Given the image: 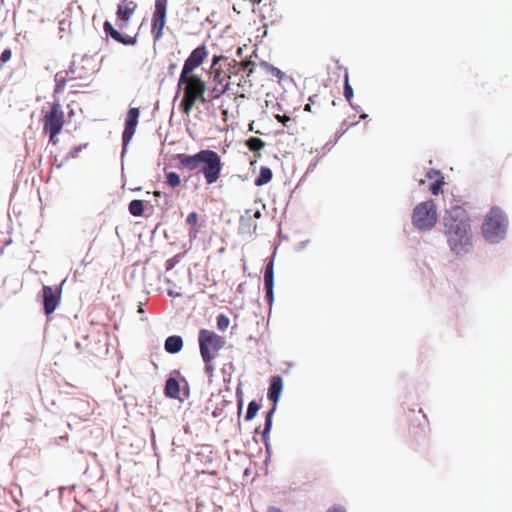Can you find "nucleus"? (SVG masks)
<instances>
[{"instance_id": "f257e3e1", "label": "nucleus", "mask_w": 512, "mask_h": 512, "mask_svg": "<svg viewBox=\"0 0 512 512\" xmlns=\"http://www.w3.org/2000/svg\"><path fill=\"white\" fill-rule=\"evenodd\" d=\"M444 234L449 247L457 255L467 253L472 244L470 218L461 206H453L443 218Z\"/></svg>"}, {"instance_id": "f03ea898", "label": "nucleus", "mask_w": 512, "mask_h": 512, "mask_svg": "<svg viewBox=\"0 0 512 512\" xmlns=\"http://www.w3.org/2000/svg\"><path fill=\"white\" fill-rule=\"evenodd\" d=\"M177 89L178 92L183 90V98L180 102L179 108L186 115L190 114L193 106L198 100H205L204 93L206 85L199 76L186 75L183 79L182 75H180Z\"/></svg>"}, {"instance_id": "7ed1b4c3", "label": "nucleus", "mask_w": 512, "mask_h": 512, "mask_svg": "<svg viewBox=\"0 0 512 512\" xmlns=\"http://www.w3.org/2000/svg\"><path fill=\"white\" fill-rule=\"evenodd\" d=\"M198 341L200 353L205 362V372L209 376V381H211L214 371L212 362L219 357V352L223 344L222 338L213 331L201 329L199 331Z\"/></svg>"}, {"instance_id": "20e7f679", "label": "nucleus", "mask_w": 512, "mask_h": 512, "mask_svg": "<svg viewBox=\"0 0 512 512\" xmlns=\"http://www.w3.org/2000/svg\"><path fill=\"white\" fill-rule=\"evenodd\" d=\"M65 113L59 100L54 101L48 110H42L41 123L43 132L49 136V142L58 144V135L65 125Z\"/></svg>"}, {"instance_id": "39448f33", "label": "nucleus", "mask_w": 512, "mask_h": 512, "mask_svg": "<svg viewBox=\"0 0 512 512\" xmlns=\"http://www.w3.org/2000/svg\"><path fill=\"white\" fill-rule=\"evenodd\" d=\"M482 232L486 240L496 243L504 238L506 233V219L501 209L493 207L486 215L482 225Z\"/></svg>"}, {"instance_id": "423d86ee", "label": "nucleus", "mask_w": 512, "mask_h": 512, "mask_svg": "<svg viewBox=\"0 0 512 512\" xmlns=\"http://www.w3.org/2000/svg\"><path fill=\"white\" fill-rule=\"evenodd\" d=\"M437 222V209L433 200L419 203L413 211L412 223L419 230H430Z\"/></svg>"}, {"instance_id": "0eeeda50", "label": "nucleus", "mask_w": 512, "mask_h": 512, "mask_svg": "<svg viewBox=\"0 0 512 512\" xmlns=\"http://www.w3.org/2000/svg\"><path fill=\"white\" fill-rule=\"evenodd\" d=\"M198 169L203 173L208 184L216 182L221 171L220 156L214 151L204 150Z\"/></svg>"}, {"instance_id": "6e6552de", "label": "nucleus", "mask_w": 512, "mask_h": 512, "mask_svg": "<svg viewBox=\"0 0 512 512\" xmlns=\"http://www.w3.org/2000/svg\"><path fill=\"white\" fill-rule=\"evenodd\" d=\"M254 65L252 61L241 60L237 62L232 60V62L228 63V68L226 69V78L229 79L230 83L240 86L251 75Z\"/></svg>"}, {"instance_id": "1a4fd4ad", "label": "nucleus", "mask_w": 512, "mask_h": 512, "mask_svg": "<svg viewBox=\"0 0 512 512\" xmlns=\"http://www.w3.org/2000/svg\"><path fill=\"white\" fill-rule=\"evenodd\" d=\"M283 389V380L280 376H272L270 379V386L268 390V398L273 402V407L268 411L265 419V426L263 431V438L266 439L271 427L273 414L276 410V404L280 398V394Z\"/></svg>"}, {"instance_id": "9d476101", "label": "nucleus", "mask_w": 512, "mask_h": 512, "mask_svg": "<svg viewBox=\"0 0 512 512\" xmlns=\"http://www.w3.org/2000/svg\"><path fill=\"white\" fill-rule=\"evenodd\" d=\"M167 14V0H156L155 11L152 16V27L151 33L154 41H158L162 38L163 29L166 24Z\"/></svg>"}, {"instance_id": "9b49d317", "label": "nucleus", "mask_w": 512, "mask_h": 512, "mask_svg": "<svg viewBox=\"0 0 512 512\" xmlns=\"http://www.w3.org/2000/svg\"><path fill=\"white\" fill-rule=\"evenodd\" d=\"M62 289L61 286H43V307L47 316L52 314L58 307L61 301Z\"/></svg>"}, {"instance_id": "f8f14e48", "label": "nucleus", "mask_w": 512, "mask_h": 512, "mask_svg": "<svg viewBox=\"0 0 512 512\" xmlns=\"http://www.w3.org/2000/svg\"><path fill=\"white\" fill-rule=\"evenodd\" d=\"M78 64L73 62L68 71L59 72L55 75L54 96L64 92L66 84L77 78H87L89 74H77Z\"/></svg>"}, {"instance_id": "ddd939ff", "label": "nucleus", "mask_w": 512, "mask_h": 512, "mask_svg": "<svg viewBox=\"0 0 512 512\" xmlns=\"http://www.w3.org/2000/svg\"><path fill=\"white\" fill-rule=\"evenodd\" d=\"M140 111L138 108H130L126 114L125 127L122 134L123 150H125L132 140L136 127L138 125Z\"/></svg>"}, {"instance_id": "4468645a", "label": "nucleus", "mask_w": 512, "mask_h": 512, "mask_svg": "<svg viewBox=\"0 0 512 512\" xmlns=\"http://www.w3.org/2000/svg\"><path fill=\"white\" fill-rule=\"evenodd\" d=\"M207 52L204 46L194 49L189 57L185 60L180 75L184 78L186 75H193L192 72L199 67L205 60Z\"/></svg>"}, {"instance_id": "2eb2a0df", "label": "nucleus", "mask_w": 512, "mask_h": 512, "mask_svg": "<svg viewBox=\"0 0 512 512\" xmlns=\"http://www.w3.org/2000/svg\"><path fill=\"white\" fill-rule=\"evenodd\" d=\"M138 5L134 0H122L117 7V20L119 21V28L124 29L127 27L128 21L136 11Z\"/></svg>"}, {"instance_id": "dca6fc26", "label": "nucleus", "mask_w": 512, "mask_h": 512, "mask_svg": "<svg viewBox=\"0 0 512 512\" xmlns=\"http://www.w3.org/2000/svg\"><path fill=\"white\" fill-rule=\"evenodd\" d=\"M204 153V150L198 152L195 155H188V154H177L176 160L179 163V167L187 170H196L201 165V159L202 155Z\"/></svg>"}, {"instance_id": "f3484780", "label": "nucleus", "mask_w": 512, "mask_h": 512, "mask_svg": "<svg viewBox=\"0 0 512 512\" xmlns=\"http://www.w3.org/2000/svg\"><path fill=\"white\" fill-rule=\"evenodd\" d=\"M103 29L106 35H109L112 39L121 44L129 46L137 42L136 36L122 35L109 21L104 22Z\"/></svg>"}, {"instance_id": "a211bd4d", "label": "nucleus", "mask_w": 512, "mask_h": 512, "mask_svg": "<svg viewBox=\"0 0 512 512\" xmlns=\"http://www.w3.org/2000/svg\"><path fill=\"white\" fill-rule=\"evenodd\" d=\"M264 286L266 290V297L270 302L273 300V287H274V260L271 258L265 267L264 272Z\"/></svg>"}, {"instance_id": "6ab92c4d", "label": "nucleus", "mask_w": 512, "mask_h": 512, "mask_svg": "<svg viewBox=\"0 0 512 512\" xmlns=\"http://www.w3.org/2000/svg\"><path fill=\"white\" fill-rule=\"evenodd\" d=\"M260 217H261V212L259 210H255V211H253L251 209L246 210L245 214L240 217L241 229L246 232L255 230L256 223L254 220L257 218H260Z\"/></svg>"}, {"instance_id": "aec40b11", "label": "nucleus", "mask_w": 512, "mask_h": 512, "mask_svg": "<svg viewBox=\"0 0 512 512\" xmlns=\"http://www.w3.org/2000/svg\"><path fill=\"white\" fill-rule=\"evenodd\" d=\"M183 347V340L180 336H169L165 341V350L169 353H177Z\"/></svg>"}, {"instance_id": "412c9836", "label": "nucleus", "mask_w": 512, "mask_h": 512, "mask_svg": "<svg viewBox=\"0 0 512 512\" xmlns=\"http://www.w3.org/2000/svg\"><path fill=\"white\" fill-rule=\"evenodd\" d=\"M180 393L179 382L175 378H169L165 384V394L170 398H178Z\"/></svg>"}, {"instance_id": "4be33fe9", "label": "nucleus", "mask_w": 512, "mask_h": 512, "mask_svg": "<svg viewBox=\"0 0 512 512\" xmlns=\"http://www.w3.org/2000/svg\"><path fill=\"white\" fill-rule=\"evenodd\" d=\"M272 179V171L270 168L263 166L260 168V173L255 179L254 183L256 186H263L269 183Z\"/></svg>"}, {"instance_id": "5701e85b", "label": "nucleus", "mask_w": 512, "mask_h": 512, "mask_svg": "<svg viewBox=\"0 0 512 512\" xmlns=\"http://www.w3.org/2000/svg\"><path fill=\"white\" fill-rule=\"evenodd\" d=\"M129 212L133 215V216H142L143 215V212H144V204H143V201L142 200H132L130 203H129Z\"/></svg>"}, {"instance_id": "b1692460", "label": "nucleus", "mask_w": 512, "mask_h": 512, "mask_svg": "<svg viewBox=\"0 0 512 512\" xmlns=\"http://www.w3.org/2000/svg\"><path fill=\"white\" fill-rule=\"evenodd\" d=\"M246 145L251 151L259 152L265 146V142L258 137H251L247 140Z\"/></svg>"}, {"instance_id": "393cba45", "label": "nucleus", "mask_w": 512, "mask_h": 512, "mask_svg": "<svg viewBox=\"0 0 512 512\" xmlns=\"http://www.w3.org/2000/svg\"><path fill=\"white\" fill-rule=\"evenodd\" d=\"M260 67L269 75H271L272 77H275V78H278V79H281L282 78V75L283 73L281 72V70H279L278 68L266 63V62H261L260 63Z\"/></svg>"}, {"instance_id": "a878e982", "label": "nucleus", "mask_w": 512, "mask_h": 512, "mask_svg": "<svg viewBox=\"0 0 512 512\" xmlns=\"http://www.w3.org/2000/svg\"><path fill=\"white\" fill-rule=\"evenodd\" d=\"M166 183L172 187L176 188L180 185L181 179L180 176L176 172H169L166 175Z\"/></svg>"}, {"instance_id": "bb28decb", "label": "nucleus", "mask_w": 512, "mask_h": 512, "mask_svg": "<svg viewBox=\"0 0 512 512\" xmlns=\"http://www.w3.org/2000/svg\"><path fill=\"white\" fill-rule=\"evenodd\" d=\"M259 409H260V405L256 401H251L248 405L245 420L249 421V420L253 419Z\"/></svg>"}, {"instance_id": "cd10ccee", "label": "nucleus", "mask_w": 512, "mask_h": 512, "mask_svg": "<svg viewBox=\"0 0 512 512\" xmlns=\"http://www.w3.org/2000/svg\"><path fill=\"white\" fill-rule=\"evenodd\" d=\"M344 96L348 102H351L353 97V89L349 83V75L348 72L345 73L344 79Z\"/></svg>"}, {"instance_id": "c85d7f7f", "label": "nucleus", "mask_w": 512, "mask_h": 512, "mask_svg": "<svg viewBox=\"0 0 512 512\" xmlns=\"http://www.w3.org/2000/svg\"><path fill=\"white\" fill-rule=\"evenodd\" d=\"M275 117L279 122H281L287 128H291L292 124L295 123L294 119H292L291 117H289L285 114H283V115L276 114Z\"/></svg>"}, {"instance_id": "c756f323", "label": "nucleus", "mask_w": 512, "mask_h": 512, "mask_svg": "<svg viewBox=\"0 0 512 512\" xmlns=\"http://www.w3.org/2000/svg\"><path fill=\"white\" fill-rule=\"evenodd\" d=\"M444 184L443 177L437 178L433 184L430 186V191L433 195H438L442 189Z\"/></svg>"}, {"instance_id": "7c9ffc66", "label": "nucleus", "mask_w": 512, "mask_h": 512, "mask_svg": "<svg viewBox=\"0 0 512 512\" xmlns=\"http://www.w3.org/2000/svg\"><path fill=\"white\" fill-rule=\"evenodd\" d=\"M186 223L190 225L192 228H195L198 223V215L196 212H191L187 218Z\"/></svg>"}, {"instance_id": "2f4dec72", "label": "nucleus", "mask_w": 512, "mask_h": 512, "mask_svg": "<svg viewBox=\"0 0 512 512\" xmlns=\"http://www.w3.org/2000/svg\"><path fill=\"white\" fill-rule=\"evenodd\" d=\"M178 257L179 256H174L170 259H168L166 262H165V268L166 270H170L172 269L177 263H178Z\"/></svg>"}, {"instance_id": "473e14b6", "label": "nucleus", "mask_w": 512, "mask_h": 512, "mask_svg": "<svg viewBox=\"0 0 512 512\" xmlns=\"http://www.w3.org/2000/svg\"><path fill=\"white\" fill-rule=\"evenodd\" d=\"M435 177L437 178H440V172L435 170V169H430L428 172H427V178L429 179H434Z\"/></svg>"}, {"instance_id": "72a5a7b5", "label": "nucleus", "mask_w": 512, "mask_h": 512, "mask_svg": "<svg viewBox=\"0 0 512 512\" xmlns=\"http://www.w3.org/2000/svg\"><path fill=\"white\" fill-rule=\"evenodd\" d=\"M326 512H346L345 508L340 505L330 507Z\"/></svg>"}, {"instance_id": "f704fd0d", "label": "nucleus", "mask_w": 512, "mask_h": 512, "mask_svg": "<svg viewBox=\"0 0 512 512\" xmlns=\"http://www.w3.org/2000/svg\"><path fill=\"white\" fill-rule=\"evenodd\" d=\"M217 324L220 330L224 329V314H219L217 317Z\"/></svg>"}, {"instance_id": "c9c22d12", "label": "nucleus", "mask_w": 512, "mask_h": 512, "mask_svg": "<svg viewBox=\"0 0 512 512\" xmlns=\"http://www.w3.org/2000/svg\"><path fill=\"white\" fill-rule=\"evenodd\" d=\"M267 512H282V511L276 507H269Z\"/></svg>"}, {"instance_id": "e433bc0d", "label": "nucleus", "mask_w": 512, "mask_h": 512, "mask_svg": "<svg viewBox=\"0 0 512 512\" xmlns=\"http://www.w3.org/2000/svg\"><path fill=\"white\" fill-rule=\"evenodd\" d=\"M80 150H81V148H80V147H76V148L74 149V151L71 153V155H72L73 157H75V156L79 153V151H80Z\"/></svg>"}, {"instance_id": "4c0bfd02", "label": "nucleus", "mask_w": 512, "mask_h": 512, "mask_svg": "<svg viewBox=\"0 0 512 512\" xmlns=\"http://www.w3.org/2000/svg\"><path fill=\"white\" fill-rule=\"evenodd\" d=\"M305 110H306V111H310V110H311L310 104H306V106H305Z\"/></svg>"}, {"instance_id": "58836bf2", "label": "nucleus", "mask_w": 512, "mask_h": 512, "mask_svg": "<svg viewBox=\"0 0 512 512\" xmlns=\"http://www.w3.org/2000/svg\"><path fill=\"white\" fill-rule=\"evenodd\" d=\"M225 323H226V328H227L228 325H229V319L228 318H226Z\"/></svg>"}, {"instance_id": "ea45409f", "label": "nucleus", "mask_w": 512, "mask_h": 512, "mask_svg": "<svg viewBox=\"0 0 512 512\" xmlns=\"http://www.w3.org/2000/svg\"><path fill=\"white\" fill-rule=\"evenodd\" d=\"M217 60H218V58L215 57L213 60V64H215L217 62Z\"/></svg>"}, {"instance_id": "a19ab883", "label": "nucleus", "mask_w": 512, "mask_h": 512, "mask_svg": "<svg viewBox=\"0 0 512 512\" xmlns=\"http://www.w3.org/2000/svg\"><path fill=\"white\" fill-rule=\"evenodd\" d=\"M241 48L240 47H237V52L240 53L241 52Z\"/></svg>"}, {"instance_id": "79ce46f5", "label": "nucleus", "mask_w": 512, "mask_h": 512, "mask_svg": "<svg viewBox=\"0 0 512 512\" xmlns=\"http://www.w3.org/2000/svg\"><path fill=\"white\" fill-rule=\"evenodd\" d=\"M155 196H160V192H155Z\"/></svg>"}]
</instances>
